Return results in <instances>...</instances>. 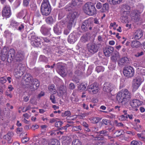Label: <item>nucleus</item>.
Listing matches in <instances>:
<instances>
[{"label": "nucleus", "mask_w": 145, "mask_h": 145, "mask_svg": "<svg viewBox=\"0 0 145 145\" xmlns=\"http://www.w3.org/2000/svg\"><path fill=\"white\" fill-rule=\"evenodd\" d=\"M71 99V101L74 103L77 102L78 100V97L76 96V95L74 92L72 93Z\"/></svg>", "instance_id": "obj_31"}, {"label": "nucleus", "mask_w": 145, "mask_h": 145, "mask_svg": "<svg viewBox=\"0 0 145 145\" xmlns=\"http://www.w3.org/2000/svg\"><path fill=\"white\" fill-rule=\"evenodd\" d=\"M50 28L47 27L45 25H42L40 29V31L42 34L45 35H50Z\"/></svg>", "instance_id": "obj_15"}, {"label": "nucleus", "mask_w": 145, "mask_h": 145, "mask_svg": "<svg viewBox=\"0 0 145 145\" xmlns=\"http://www.w3.org/2000/svg\"><path fill=\"white\" fill-rule=\"evenodd\" d=\"M96 7L98 9H100L102 7L101 4L100 3H98L96 5Z\"/></svg>", "instance_id": "obj_62"}, {"label": "nucleus", "mask_w": 145, "mask_h": 145, "mask_svg": "<svg viewBox=\"0 0 145 145\" xmlns=\"http://www.w3.org/2000/svg\"><path fill=\"white\" fill-rule=\"evenodd\" d=\"M7 81L6 78L5 77H2L0 78V82L2 84L4 83Z\"/></svg>", "instance_id": "obj_55"}, {"label": "nucleus", "mask_w": 145, "mask_h": 145, "mask_svg": "<svg viewBox=\"0 0 145 145\" xmlns=\"http://www.w3.org/2000/svg\"><path fill=\"white\" fill-rule=\"evenodd\" d=\"M22 66L21 64L18 65L16 69L15 70L14 75L16 78H18L20 77L24 73V68Z\"/></svg>", "instance_id": "obj_8"}, {"label": "nucleus", "mask_w": 145, "mask_h": 145, "mask_svg": "<svg viewBox=\"0 0 145 145\" xmlns=\"http://www.w3.org/2000/svg\"><path fill=\"white\" fill-rule=\"evenodd\" d=\"M51 8L48 0H43L42 3L40 10L43 15L47 16L51 12Z\"/></svg>", "instance_id": "obj_4"}, {"label": "nucleus", "mask_w": 145, "mask_h": 145, "mask_svg": "<svg viewBox=\"0 0 145 145\" xmlns=\"http://www.w3.org/2000/svg\"><path fill=\"white\" fill-rule=\"evenodd\" d=\"M78 89L80 91L85 90L86 89V86L84 84L82 83L78 86Z\"/></svg>", "instance_id": "obj_38"}, {"label": "nucleus", "mask_w": 145, "mask_h": 145, "mask_svg": "<svg viewBox=\"0 0 145 145\" xmlns=\"http://www.w3.org/2000/svg\"><path fill=\"white\" fill-rule=\"evenodd\" d=\"M124 132L123 130H121L120 131H117L115 133V134L116 135V137H118L121 135L123 134Z\"/></svg>", "instance_id": "obj_45"}, {"label": "nucleus", "mask_w": 145, "mask_h": 145, "mask_svg": "<svg viewBox=\"0 0 145 145\" xmlns=\"http://www.w3.org/2000/svg\"><path fill=\"white\" fill-rule=\"evenodd\" d=\"M131 97V93L127 89H123L119 92L116 98L119 103H121L122 105L127 106L130 101Z\"/></svg>", "instance_id": "obj_1"}, {"label": "nucleus", "mask_w": 145, "mask_h": 145, "mask_svg": "<svg viewBox=\"0 0 145 145\" xmlns=\"http://www.w3.org/2000/svg\"><path fill=\"white\" fill-rule=\"evenodd\" d=\"M63 115L64 116H67L70 117H71L72 116H71V112L69 111H66L65 112Z\"/></svg>", "instance_id": "obj_53"}, {"label": "nucleus", "mask_w": 145, "mask_h": 145, "mask_svg": "<svg viewBox=\"0 0 145 145\" xmlns=\"http://www.w3.org/2000/svg\"><path fill=\"white\" fill-rule=\"evenodd\" d=\"M54 31L55 33L57 35H59L61 33V28L58 24L54 27Z\"/></svg>", "instance_id": "obj_22"}, {"label": "nucleus", "mask_w": 145, "mask_h": 145, "mask_svg": "<svg viewBox=\"0 0 145 145\" xmlns=\"http://www.w3.org/2000/svg\"><path fill=\"white\" fill-rule=\"evenodd\" d=\"M50 99L53 103L55 104L56 103L55 97L53 94H52L50 95Z\"/></svg>", "instance_id": "obj_48"}, {"label": "nucleus", "mask_w": 145, "mask_h": 145, "mask_svg": "<svg viewBox=\"0 0 145 145\" xmlns=\"http://www.w3.org/2000/svg\"><path fill=\"white\" fill-rule=\"evenodd\" d=\"M87 38L86 35H83L82 37L80 40V42L83 43L86 42L87 40Z\"/></svg>", "instance_id": "obj_43"}, {"label": "nucleus", "mask_w": 145, "mask_h": 145, "mask_svg": "<svg viewBox=\"0 0 145 145\" xmlns=\"http://www.w3.org/2000/svg\"><path fill=\"white\" fill-rule=\"evenodd\" d=\"M38 40H37V39H35V40L33 41L32 40L31 43L32 44L33 46L36 47H40V39L37 38Z\"/></svg>", "instance_id": "obj_29"}, {"label": "nucleus", "mask_w": 145, "mask_h": 145, "mask_svg": "<svg viewBox=\"0 0 145 145\" xmlns=\"http://www.w3.org/2000/svg\"><path fill=\"white\" fill-rule=\"evenodd\" d=\"M101 119L99 117H93L91 119V123H98Z\"/></svg>", "instance_id": "obj_36"}, {"label": "nucleus", "mask_w": 145, "mask_h": 145, "mask_svg": "<svg viewBox=\"0 0 145 145\" xmlns=\"http://www.w3.org/2000/svg\"><path fill=\"white\" fill-rule=\"evenodd\" d=\"M129 60L127 57H124L121 58L118 62V65L119 66L125 65L128 63Z\"/></svg>", "instance_id": "obj_19"}, {"label": "nucleus", "mask_w": 145, "mask_h": 145, "mask_svg": "<svg viewBox=\"0 0 145 145\" xmlns=\"http://www.w3.org/2000/svg\"><path fill=\"white\" fill-rule=\"evenodd\" d=\"M109 8V5L107 3H106L103 5L102 9L104 11H105V10H108Z\"/></svg>", "instance_id": "obj_47"}, {"label": "nucleus", "mask_w": 145, "mask_h": 145, "mask_svg": "<svg viewBox=\"0 0 145 145\" xmlns=\"http://www.w3.org/2000/svg\"><path fill=\"white\" fill-rule=\"evenodd\" d=\"M110 26L111 27H117L118 26V25L115 22H114L113 23H111L110 24Z\"/></svg>", "instance_id": "obj_60"}, {"label": "nucleus", "mask_w": 145, "mask_h": 145, "mask_svg": "<svg viewBox=\"0 0 145 145\" xmlns=\"http://www.w3.org/2000/svg\"><path fill=\"white\" fill-rule=\"evenodd\" d=\"M77 40V38L75 37V36L73 34H71L69 36L68 40L70 43H74Z\"/></svg>", "instance_id": "obj_23"}, {"label": "nucleus", "mask_w": 145, "mask_h": 145, "mask_svg": "<svg viewBox=\"0 0 145 145\" xmlns=\"http://www.w3.org/2000/svg\"><path fill=\"white\" fill-rule=\"evenodd\" d=\"M142 82V79L140 77L138 76L133 79V89L136 90L138 89Z\"/></svg>", "instance_id": "obj_9"}, {"label": "nucleus", "mask_w": 145, "mask_h": 145, "mask_svg": "<svg viewBox=\"0 0 145 145\" xmlns=\"http://www.w3.org/2000/svg\"><path fill=\"white\" fill-rule=\"evenodd\" d=\"M114 89L113 85L109 82H106L104 85L103 90L107 93H110Z\"/></svg>", "instance_id": "obj_12"}, {"label": "nucleus", "mask_w": 145, "mask_h": 145, "mask_svg": "<svg viewBox=\"0 0 145 145\" xmlns=\"http://www.w3.org/2000/svg\"><path fill=\"white\" fill-rule=\"evenodd\" d=\"M2 16L6 18H9L11 15L10 7L8 5L6 6L3 8L2 11Z\"/></svg>", "instance_id": "obj_11"}, {"label": "nucleus", "mask_w": 145, "mask_h": 145, "mask_svg": "<svg viewBox=\"0 0 145 145\" xmlns=\"http://www.w3.org/2000/svg\"><path fill=\"white\" fill-rule=\"evenodd\" d=\"M124 75L127 78L133 77L134 74V70L132 67L129 66L125 67L123 70Z\"/></svg>", "instance_id": "obj_6"}, {"label": "nucleus", "mask_w": 145, "mask_h": 145, "mask_svg": "<svg viewBox=\"0 0 145 145\" xmlns=\"http://www.w3.org/2000/svg\"><path fill=\"white\" fill-rule=\"evenodd\" d=\"M42 145H60L59 142L56 139H51L49 141L43 139Z\"/></svg>", "instance_id": "obj_7"}, {"label": "nucleus", "mask_w": 145, "mask_h": 145, "mask_svg": "<svg viewBox=\"0 0 145 145\" xmlns=\"http://www.w3.org/2000/svg\"><path fill=\"white\" fill-rule=\"evenodd\" d=\"M123 11L121 14H128L129 13L130 7L127 5H124L123 6Z\"/></svg>", "instance_id": "obj_26"}, {"label": "nucleus", "mask_w": 145, "mask_h": 145, "mask_svg": "<svg viewBox=\"0 0 145 145\" xmlns=\"http://www.w3.org/2000/svg\"><path fill=\"white\" fill-rule=\"evenodd\" d=\"M39 127V126L37 125H33L31 127V129L32 130H34L36 129H38Z\"/></svg>", "instance_id": "obj_64"}, {"label": "nucleus", "mask_w": 145, "mask_h": 145, "mask_svg": "<svg viewBox=\"0 0 145 145\" xmlns=\"http://www.w3.org/2000/svg\"><path fill=\"white\" fill-rule=\"evenodd\" d=\"M91 6V2L86 3L84 7V10L85 12L88 15L91 14V10L90 9Z\"/></svg>", "instance_id": "obj_20"}, {"label": "nucleus", "mask_w": 145, "mask_h": 145, "mask_svg": "<svg viewBox=\"0 0 145 145\" xmlns=\"http://www.w3.org/2000/svg\"><path fill=\"white\" fill-rule=\"evenodd\" d=\"M91 9L92 10H91V16L95 17L97 14V10L95 7L92 5H91Z\"/></svg>", "instance_id": "obj_37"}, {"label": "nucleus", "mask_w": 145, "mask_h": 145, "mask_svg": "<svg viewBox=\"0 0 145 145\" xmlns=\"http://www.w3.org/2000/svg\"><path fill=\"white\" fill-rule=\"evenodd\" d=\"M91 25V21L90 19H88L85 20L82 25L81 26L82 31H86L88 27Z\"/></svg>", "instance_id": "obj_16"}, {"label": "nucleus", "mask_w": 145, "mask_h": 145, "mask_svg": "<svg viewBox=\"0 0 145 145\" xmlns=\"http://www.w3.org/2000/svg\"><path fill=\"white\" fill-rule=\"evenodd\" d=\"M91 89L92 92L93 94H95L97 93L99 91V87H97L95 89Z\"/></svg>", "instance_id": "obj_49"}, {"label": "nucleus", "mask_w": 145, "mask_h": 145, "mask_svg": "<svg viewBox=\"0 0 145 145\" xmlns=\"http://www.w3.org/2000/svg\"><path fill=\"white\" fill-rule=\"evenodd\" d=\"M46 22L48 24H51L54 21V20L51 16H49L46 19Z\"/></svg>", "instance_id": "obj_39"}, {"label": "nucleus", "mask_w": 145, "mask_h": 145, "mask_svg": "<svg viewBox=\"0 0 145 145\" xmlns=\"http://www.w3.org/2000/svg\"><path fill=\"white\" fill-rule=\"evenodd\" d=\"M30 0H23V4L24 6L27 7L29 4Z\"/></svg>", "instance_id": "obj_52"}, {"label": "nucleus", "mask_w": 145, "mask_h": 145, "mask_svg": "<svg viewBox=\"0 0 145 145\" xmlns=\"http://www.w3.org/2000/svg\"><path fill=\"white\" fill-rule=\"evenodd\" d=\"M114 51V48L110 46H108L105 47L103 50L105 56L107 57L112 56Z\"/></svg>", "instance_id": "obj_10"}, {"label": "nucleus", "mask_w": 145, "mask_h": 145, "mask_svg": "<svg viewBox=\"0 0 145 145\" xmlns=\"http://www.w3.org/2000/svg\"><path fill=\"white\" fill-rule=\"evenodd\" d=\"M27 13V10L24 9L19 13L17 15V17L20 18H24L26 16Z\"/></svg>", "instance_id": "obj_25"}, {"label": "nucleus", "mask_w": 145, "mask_h": 145, "mask_svg": "<svg viewBox=\"0 0 145 145\" xmlns=\"http://www.w3.org/2000/svg\"><path fill=\"white\" fill-rule=\"evenodd\" d=\"M140 18V15L137 13L136 14L135 16L134 17V20L136 21H138Z\"/></svg>", "instance_id": "obj_54"}, {"label": "nucleus", "mask_w": 145, "mask_h": 145, "mask_svg": "<svg viewBox=\"0 0 145 145\" xmlns=\"http://www.w3.org/2000/svg\"><path fill=\"white\" fill-rule=\"evenodd\" d=\"M62 122L61 121H57L55 123V126L56 127H61L63 124Z\"/></svg>", "instance_id": "obj_51"}, {"label": "nucleus", "mask_w": 145, "mask_h": 145, "mask_svg": "<svg viewBox=\"0 0 145 145\" xmlns=\"http://www.w3.org/2000/svg\"><path fill=\"white\" fill-rule=\"evenodd\" d=\"M14 58L17 61H19L23 60L24 58L23 55L19 53L17 54Z\"/></svg>", "instance_id": "obj_32"}, {"label": "nucleus", "mask_w": 145, "mask_h": 145, "mask_svg": "<svg viewBox=\"0 0 145 145\" xmlns=\"http://www.w3.org/2000/svg\"><path fill=\"white\" fill-rule=\"evenodd\" d=\"M92 86L91 87V89H95V88H96V87H98V84L97 83H94V84H93L92 85H91Z\"/></svg>", "instance_id": "obj_57"}, {"label": "nucleus", "mask_w": 145, "mask_h": 145, "mask_svg": "<svg viewBox=\"0 0 145 145\" xmlns=\"http://www.w3.org/2000/svg\"><path fill=\"white\" fill-rule=\"evenodd\" d=\"M131 46L132 48H137L141 47L142 44L138 40H133L131 42Z\"/></svg>", "instance_id": "obj_17"}, {"label": "nucleus", "mask_w": 145, "mask_h": 145, "mask_svg": "<svg viewBox=\"0 0 145 145\" xmlns=\"http://www.w3.org/2000/svg\"><path fill=\"white\" fill-rule=\"evenodd\" d=\"M75 85L73 83H71L69 84V88L71 89H73L75 88Z\"/></svg>", "instance_id": "obj_59"}, {"label": "nucleus", "mask_w": 145, "mask_h": 145, "mask_svg": "<svg viewBox=\"0 0 145 145\" xmlns=\"http://www.w3.org/2000/svg\"><path fill=\"white\" fill-rule=\"evenodd\" d=\"M78 16L77 12L73 11L69 13L67 16L68 25L67 28L65 29L64 31V33L66 35L68 34L71 28L72 24L74 23L75 18Z\"/></svg>", "instance_id": "obj_2"}, {"label": "nucleus", "mask_w": 145, "mask_h": 145, "mask_svg": "<svg viewBox=\"0 0 145 145\" xmlns=\"http://www.w3.org/2000/svg\"><path fill=\"white\" fill-rule=\"evenodd\" d=\"M120 57L119 53L118 52H116L114 53V54L111 57V59L112 61L114 63H116L117 59Z\"/></svg>", "instance_id": "obj_24"}, {"label": "nucleus", "mask_w": 145, "mask_h": 145, "mask_svg": "<svg viewBox=\"0 0 145 145\" xmlns=\"http://www.w3.org/2000/svg\"><path fill=\"white\" fill-rule=\"evenodd\" d=\"M143 52H138L135 55V56L137 57H139L143 54Z\"/></svg>", "instance_id": "obj_61"}, {"label": "nucleus", "mask_w": 145, "mask_h": 145, "mask_svg": "<svg viewBox=\"0 0 145 145\" xmlns=\"http://www.w3.org/2000/svg\"><path fill=\"white\" fill-rule=\"evenodd\" d=\"M25 26L24 24L19 23V25L16 29L20 31H23L24 30Z\"/></svg>", "instance_id": "obj_35"}, {"label": "nucleus", "mask_w": 145, "mask_h": 145, "mask_svg": "<svg viewBox=\"0 0 145 145\" xmlns=\"http://www.w3.org/2000/svg\"><path fill=\"white\" fill-rule=\"evenodd\" d=\"M104 70V68L102 66H98L96 68V71L97 72H103Z\"/></svg>", "instance_id": "obj_42"}, {"label": "nucleus", "mask_w": 145, "mask_h": 145, "mask_svg": "<svg viewBox=\"0 0 145 145\" xmlns=\"http://www.w3.org/2000/svg\"><path fill=\"white\" fill-rule=\"evenodd\" d=\"M142 143L141 142L135 140L132 141L130 144V145H141Z\"/></svg>", "instance_id": "obj_40"}, {"label": "nucleus", "mask_w": 145, "mask_h": 145, "mask_svg": "<svg viewBox=\"0 0 145 145\" xmlns=\"http://www.w3.org/2000/svg\"><path fill=\"white\" fill-rule=\"evenodd\" d=\"M19 23L15 20H12L11 21L10 25V27L15 29H16L19 25Z\"/></svg>", "instance_id": "obj_27"}, {"label": "nucleus", "mask_w": 145, "mask_h": 145, "mask_svg": "<svg viewBox=\"0 0 145 145\" xmlns=\"http://www.w3.org/2000/svg\"><path fill=\"white\" fill-rule=\"evenodd\" d=\"M5 94L7 97H9L11 98L12 97V95L11 93H9L7 91H6L5 92Z\"/></svg>", "instance_id": "obj_58"}, {"label": "nucleus", "mask_w": 145, "mask_h": 145, "mask_svg": "<svg viewBox=\"0 0 145 145\" xmlns=\"http://www.w3.org/2000/svg\"><path fill=\"white\" fill-rule=\"evenodd\" d=\"M50 134L51 136H54L56 134H62L63 133L60 131H52L50 133Z\"/></svg>", "instance_id": "obj_44"}, {"label": "nucleus", "mask_w": 145, "mask_h": 145, "mask_svg": "<svg viewBox=\"0 0 145 145\" xmlns=\"http://www.w3.org/2000/svg\"><path fill=\"white\" fill-rule=\"evenodd\" d=\"M29 140V138H28L24 137L22 139V141L23 143H25L28 141Z\"/></svg>", "instance_id": "obj_56"}, {"label": "nucleus", "mask_w": 145, "mask_h": 145, "mask_svg": "<svg viewBox=\"0 0 145 145\" xmlns=\"http://www.w3.org/2000/svg\"><path fill=\"white\" fill-rule=\"evenodd\" d=\"M29 37H30L31 39L32 40L35 39H36L38 37H36L35 36V33L34 32L31 33L29 35Z\"/></svg>", "instance_id": "obj_50"}, {"label": "nucleus", "mask_w": 145, "mask_h": 145, "mask_svg": "<svg viewBox=\"0 0 145 145\" xmlns=\"http://www.w3.org/2000/svg\"><path fill=\"white\" fill-rule=\"evenodd\" d=\"M122 16L121 18V19L122 20L121 21L123 22L126 23L128 21L127 16L128 14H121Z\"/></svg>", "instance_id": "obj_34"}, {"label": "nucleus", "mask_w": 145, "mask_h": 145, "mask_svg": "<svg viewBox=\"0 0 145 145\" xmlns=\"http://www.w3.org/2000/svg\"><path fill=\"white\" fill-rule=\"evenodd\" d=\"M26 82H28L25 86L27 88H29L32 91H34L37 89L40 85L39 82L38 80L33 79V77L30 75L27 78Z\"/></svg>", "instance_id": "obj_3"}, {"label": "nucleus", "mask_w": 145, "mask_h": 145, "mask_svg": "<svg viewBox=\"0 0 145 145\" xmlns=\"http://www.w3.org/2000/svg\"><path fill=\"white\" fill-rule=\"evenodd\" d=\"M142 103V102L139 100L135 99H133L131 101L130 103L131 106L134 109H135L140 105Z\"/></svg>", "instance_id": "obj_13"}, {"label": "nucleus", "mask_w": 145, "mask_h": 145, "mask_svg": "<svg viewBox=\"0 0 145 145\" xmlns=\"http://www.w3.org/2000/svg\"><path fill=\"white\" fill-rule=\"evenodd\" d=\"M48 89L50 92L53 94L56 93L57 91L55 88V86L54 84L48 87Z\"/></svg>", "instance_id": "obj_33"}, {"label": "nucleus", "mask_w": 145, "mask_h": 145, "mask_svg": "<svg viewBox=\"0 0 145 145\" xmlns=\"http://www.w3.org/2000/svg\"><path fill=\"white\" fill-rule=\"evenodd\" d=\"M13 135V133L11 132H8L7 133L4 135L3 138L7 141L8 143L11 142L12 140L11 138Z\"/></svg>", "instance_id": "obj_21"}, {"label": "nucleus", "mask_w": 145, "mask_h": 145, "mask_svg": "<svg viewBox=\"0 0 145 145\" xmlns=\"http://www.w3.org/2000/svg\"><path fill=\"white\" fill-rule=\"evenodd\" d=\"M15 51L13 49H10V50L8 52L7 48L6 47L4 48L3 50L2 54L5 58H9V56H10V57L12 59H13L15 57Z\"/></svg>", "instance_id": "obj_5"}, {"label": "nucleus", "mask_w": 145, "mask_h": 145, "mask_svg": "<svg viewBox=\"0 0 145 145\" xmlns=\"http://www.w3.org/2000/svg\"><path fill=\"white\" fill-rule=\"evenodd\" d=\"M122 0H107L109 3L112 5H116L120 4Z\"/></svg>", "instance_id": "obj_30"}, {"label": "nucleus", "mask_w": 145, "mask_h": 145, "mask_svg": "<svg viewBox=\"0 0 145 145\" xmlns=\"http://www.w3.org/2000/svg\"><path fill=\"white\" fill-rule=\"evenodd\" d=\"M66 87L64 86H61L59 87L57 91V95L59 96H62L66 93Z\"/></svg>", "instance_id": "obj_18"}, {"label": "nucleus", "mask_w": 145, "mask_h": 145, "mask_svg": "<svg viewBox=\"0 0 145 145\" xmlns=\"http://www.w3.org/2000/svg\"><path fill=\"white\" fill-rule=\"evenodd\" d=\"M143 35V33L141 29H139L135 31L133 37L135 39L138 40L140 39Z\"/></svg>", "instance_id": "obj_14"}, {"label": "nucleus", "mask_w": 145, "mask_h": 145, "mask_svg": "<svg viewBox=\"0 0 145 145\" xmlns=\"http://www.w3.org/2000/svg\"><path fill=\"white\" fill-rule=\"evenodd\" d=\"M39 60L40 61H42L45 62H47L48 61L47 58L44 56H40L39 58Z\"/></svg>", "instance_id": "obj_41"}, {"label": "nucleus", "mask_w": 145, "mask_h": 145, "mask_svg": "<svg viewBox=\"0 0 145 145\" xmlns=\"http://www.w3.org/2000/svg\"><path fill=\"white\" fill-rule=\"evenodd\" d=\"M99 46L100 45L95 44L91 45V54H93L96 52L99 48Z\"/></svg>", "instance_id": "obj_28"}, {"label": "nucleus", "mask_w": 145, "mask_h": 145, "mask_svg": "<svg viewBox=\"0 0 145 145\" xmlns=\"http://www.w3.org/2000/svg\"><path fill=\"white\" fill-rule=\"evenodd\" d=\"M72 145H81V142L77 139L73 141Z\"/></svg>", "instance_id": "obj_46"}, {"label": "nucleus", "mask_w": 145, "mask_h": 145, "mask_svg": "<svg viewBox=\"0 0 145 145\" xmlns=\"http://www.w3.org/2000/svg\"><path fill=\"white\" fill-rule=\"evenodd\" d=\"M120 118L122 120H124L125 119L128 118V117L127 116H125L124 115H121Z\"/></svg>", "instance_id": "obj_63"}]
</instances>
